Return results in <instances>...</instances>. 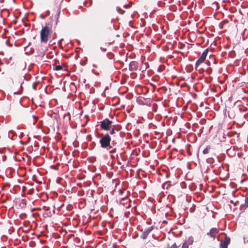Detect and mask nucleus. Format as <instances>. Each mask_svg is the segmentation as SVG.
I'll list each match as a JSON object with an SVG mask.
<instances>
[{
	"label": "nucleus",
	"instance_id": "nucleus-1",
	"mask_svg": "<svg viewBox=\"0 0 248 248\" xmlns=\"http://www.w3.org/2000/svg\"><path fill=\"white\" fill-rule=\"evenodd\" d=\"M53 33L52 26L49 24H46L42 27L40 31V41L42 43L46 44L51 37Z\"/></svg>",
	"mask_w": 248,
	"mask_h": 248
},
{
	"label": "nucleus",
	"instance_id": "nucleus-2",
	"mask_svg": "<svg viewBox=\"0 0 248 248\" xmlns=\"http://www.w3.org/2000/svg\"><path fill=\"white\" fill-rule=\"evenodd\" d=\"M100 139L99 140V143L102 148L109 149L112 148L110 146L111 138L109 134H101L100 135Z\"/></svg>",
	"mask_w": 248,
	"mask_h": 248
},
{
	"label": "nucleus",
	"instance_id": "nucleus-3",
	"mask_svg": "<svg viewBox=\"0 0 248 248\" xmlns=\"http://www.w3.org/2000/svg\"><path fill=\"white\" fill-rule=\"evenodd\" d=\"M100 123L101 129L106 131L109 130L113 125L112 124V122L108 118L105 119L103 121H101Z\"/></svg>",
	"mask_w": 248,
	"mask_h": 248
},
{
	"label": "nucleus",
	"instance_id": "nucleus-4",
	"mask_svg": "<svg viewBox=\"0 0 248 248\" xmlns=\"http://www.w3.org/2000/svg\"><path fill=\"white\" fill-rule=\"evenodd\" d=\"M208 52V48H207L204 50V51L202 54L201 56L200 57V58L198 59L197 61L196 64H195V68L196 69H198V67L205 60L206 57L207 55Z\"/></svg>",
	"mask_w": 248,
	"mask_h": 248
},
{
	"label": "nucleus",
	"instance_id": "nucleus-5",
	"mask_svg": "<svg viewBox=\"0 0 248 248\" xmlns=\"http://www.w3.org/2000/svg\"><path fill=\"white\" fill-rule=\"evenodd\" d=\"M230 238L225 235L224 240H221L219 244L220 248H228V246L230 243Z\"/></svg>",
	"mask_w": 248,
	"mask_h": 248
},
{
	"label": "nucleus",
	"instance_id": "nucleus-6",
	"mask_svg": "<svg viewBox=\"0 0 248 248\" xmlns=\"http://www.w3.org/2000/svg\"><path fill=\"white\" fill-rule=\"evenodd\" d=\"M154 229V227L151 226L148 228L146 229L144 231L142 232V234L140 236V237L143 239H146L149 234L152 231V230Z\"/></svg>",
	"mask_w": 248,
	"mask_h": 248
},
{
	"label": "nucleus",
	"instance_id": "nucleus-7",
	"mask_svg": "<svg viewBox=\"0 0 248 248\" xmlns=\"http://www.w3.org/2000/svg\"><path fill=\"white\" fill-rule=\"evenodd\" d=\"M138 67V63L136 61H132L129 63V68L130 71L136 70Z\"/></svg>",
	"mask_w": 248,
	"mask_h": 248
},
{
	"label": "nucleus",
	"instance_id": "nucleus-8",
	"mask_svg": "<svg viewBox=\"0 0 248 248\" xmlns=\"http://www.w3.org/2000/svg\"><path fill=\"white\" fill-rule=\"evenodd\" d=\"M67 66L65 63H62L61 64L56 65L54 69L56 71H60L62 70H66Z\"/></svg>",
	"mask_w": 248,
	"mask_h": 248
},
{
	"label": "nucleus",
	"instance_id": "nucleus-9",
	"mask_svg": "<svg viewBox=\"0 0 248 248\" xmlns=\"http://www.w3.org/2000/svg\"><path fill=\"white\" fill-rule=\"evenodd\" d=\"M208 62L209 65H211L212 64H213L215 65H216L217 63V61L214 55L211 54L210 55L209 59L208 60Z\"/></svg>",
	"mask_w": 248,
	"mask_h": 248
},
{
	"label": "nucleus",
	"instance_id": "nucleus-10",
	"mask_svg": "<svg viewBox=\"0 0 248 248\" xmlns=\"http://www.w3.org/2000/svg\"><path fill=\"white\" fill-rule=\"evenodd\" d=\"M207 234L209 235L213 239H215L217 234V229L216 228L211 229L210 232L207 233Z\"/></svg>",
	"mask_w": 248,
	"mask_h": 248
},
{
	"label": "nucleus",
	"instance_id": "nucleus-11",
	"mask_svg": "<svg viewBox=\"0 0 248 248\" xmlns=\"http://www.w3.org/2000/svg\"><path fill=\"white\" fill-rule=\"evenodd\" d=\"M248 207V195L245 199V203L244 204H241L240 206V210H244L245 208Z\"/></svg>",
	"mask_w": 248,
	"mask_h": 248
},
{
	"label": "nucleus",
	"instance_id": "nucleus-12",
	"mask_svg": "<svg viewBox=\"0 0 248 248\" xmlns=\"http://www.w3.org/2000/svg\"><path fill=\"white\" fill-rule=\"evenodd\" d=\"M109 130V134L110 135H114L116 133V131L117 132H118L119 129L116 128V126L114 125H113L111 127V128Z\"/></svg>",
	"mask_w": 248,
	"mask_h": 248
},
{
	"label": "nucleus",
	"instance_id": "nucleus-13",
	"mask_svg": "<svg viewBox=\"0 0 248 248\" xmlns=\"http://www.w3.org/2000/svg\"><path fill=\"white\" fill-rule=\"evenodd\" d=\"M186 242L188 245H191L193 243V238L191 236L187 238V239L186 241Z\"/></svg>",
	"mask_w": 248,
	"mask_h": 248
},
{
	"label": "nucleus",
	"instance_id": "nucleus-14",
	"mask_svg": "<svg viewBox=\"0 0 248 248\" xmlns=\"http://www.w3.org/2000/svg\"><path fill=\"white\" fill-rule=\"evenodd\" d=\"M219 133V134L221 133L222 134V138H219V140L220 141L222 142V141H225V139H226V135L224 133H222L221 131H218V134Z\"/></svg>",
	"mask_w": 248,
	"mask_h": 248
},
{
	"label": "nucleus",
	"instance_id": "nucleus-15",
	"mask_svg": "<svg viewBox=\"0 0 248 248\" xmlns=\"http://www.w3.org/2000/svg\"><path fill=\"white\" fill-rule=\"evenodd\" d=\"M129 202V200L122 198L120 203H121V204H122V205L124 206L125 204H127V203Z\"/></svg>",
	"mask_w": 248,
	"mask_h": 248
},
{
	"label": "nucleus",
	"instance_id": "nucleus-16",
	"mask_svg": "<svg viewBox=\"0 0 248 248\" xmlns=\"http://www.w3.org/2000/svg\"><path fill=\"white\" fill-rule=\"evenodd\" d=\"M227 22H228V21H226V20H224V21H222L221 22H220L218 25L219 29L224 28L223 26L225 24H227Z\"/></svg>",
	"mask_w": 248,
	"mask_h": 248
},
{
	"label": "nucleus",
	"instance_id": "nucleus-17",
	"mask_svg": "<svg viewBox=\"0 0 248 248\" xmlns=\"http://www.w3.org/2000/svg\"><path fill=\"white\" fill-rule=\"evenodd\" d=\"M226 108H223V111H222V117L224 119L225 117H226Z\"/></svg>",
	"mask_w": 248,
	"mask_h": 248
},
{
	"label": "nucleus",
	"instance_id": "nucleus-18",
	"mask_svg": "<svg viewBox=\"0 0 248 248\" xmlns=\"http://www.w3.org/2000/svg\"><path fill=\"white\" fill-rule=\"evenodd\" d=\"M210 149V146H207L205 149H204L203 151V153L204 154H206L209 153V150Z\"/></svg>",
	"mask_w": 248,
	"mask_h": 248
},
{
	"label": "nucleus",
	"instance_id": "nucleus-19",
	"mask_svg": "<svg viewBox=\"0 0 248 248\" xmlns=\"http://www.w3.org/2000/svg\"><path fill=\"white\" fill-rule=\"evenodd\" d=\"M189 245L185 242L183 243L181 248H188Z\"/></svg>",
	"mask_w": 248,
	"mask_h": 248
},
{
	"label": "nucleus",
	"instance_id": "nucleus-20",
	"mask_svg": "<svg viewBox=\"0 0 248 248\" xmlns=\"http://www.w3.org/2000/svg\"><path fill=\"white\" fill-rule=\"evenodd\" d=\"M168 248H178V246L176 244V243L173 244L171 246Z\"/></svg>",
	"mask_w": 248,
	"mask_h": 248
},
{
	"label": "nucleus",
	"instance_id": "nucleus-21",
	"mask_svg": "<svg viewBox=\"0 0 248 248\" xmlns=\"http://www.w3.org/2000/svg\"><path fill=\"white\" fill-rule=\"evenodd\" d=\"M213 45H214V46H216V42H215L214 44H211V46H210V48L211 50V49L214 50V49H215L214 48H213V47H212V46H213Z\"/></svg>",
	"mask_w": 248,
	"mask_h": 248
},
{
	"label": "nucleus",
	"instance_id": "nucleus-22",
	"mask_svg": "<svg viewBox=\"0 0 248 248\" xmlns=\"http://www.w3.org/2000/svg\"><path fill=\"white\" fill-rule=\"evenodd\" d=\"M57 64H60V62H59V61H58V60H55V64H54V65H57Z\"/></svg>",
	"mask_w": 248,
	"mask_h": 248
},
{
	"label": "nucleus",
	"instance_id": "nucleus-23",
	"mask_svg": "<svg viewBox=\"0 0 248 248\" xmlns=\"http://www.w3.org/2000/svg\"><path fill=\"white\" fill-rule=\"evenodd\" d=\"M115 150H116V149L115 148V149H113L112 150L110 151L109 152L110 153H114L115 152Z\"/></svg>",
	"mask_w": 248,
	"mask_h": 248
},
{
	"label": "nucleus",
	"instance_id": "nucleus-24",
	"mask_svg": "<svg viewBox=\"0 0 248 248\" xmlns=\"http://www.w3.org/2000/svg\"><path fill=\"white\" fill-rule=\"evenodd\" d=\"M101 49L103 51H106V48H102V47L101 48Z\"/></svg>",
	"mask_w": 248,
	"mask_h": 248
},
{
	"label": "nucleus",
	"instance_id": "nucleus-25",
	"mask_svg": "<svg viewBox=\"0 0 248 248\" xmlns=\"http://www.w3.org/2000/svg\"><path fill=\"white\" fill-rule=\"evenodd\" d=\"M217 48H218V51L219 50L221 49V47L218 46Z\"/></svg>",
	"mask_w": 248,
	"mask_h": 248
},
{
	"label": "nucleus",
	"instance_id": "nucleus-26",
	"mask_svg": "<svg viewBox=\"0 0 248 248\" xmlns=\"http://www.w3.org/2000/svg\"><path fill=\"white\" fill-rule=\"evenodd\" d=\"M216 14H217V13H216V12H215V13H214V17H215V18H216Z\"/></svg>",
	"mask_w": 248,
	"mask_h": 248
},
{
	"label": "nucleus",
	"instance_id": "nucleus-27",
	"mask_svg": "<svg viewBox=\"0 0 248 248\" xmlns=\"http://www.w3.org/2000/svg\"><path fill=\"white\" fill-rule=\"evenodd\" d=\"M217 240H218V241H220V240H219V237L218 236Z\"/></svg>",
	"mask_w": 248,
	"mask_h": 248
},
{
	"label": "nucleus",
	"instance_id": "nucleus-28",
	"mask_svg": "<svg viewBox=\"0 0 248 248\" xmlns=\"http://www.w3.org/2000/svg\"><path fill=\"white\" fill-rule=\"evenodd\" d=\"M129 206H130L129 204H128V206L127 207V208H129Z\"/></svg>",
	"mask_w": 248,
	"mask_h": 248
},
{
	"label": "nucleus",
	"instance_id": "nucleus-29",
	"mask_svg": "<svg viewBox=\"0 0 248 248\" xmlns=\"http://www.w3.org/2000/svg\"><path fill=\"white\" fill-rule=\"evenodd\" d=\"M220 124H218V127H219V126H220Z\"/></svg>",
	"mask_w": 248,
	"mask_h": 248
},
{
	"label": "nucleus",
	"instance_id": "nucleus-30",
	"mask_svg": "<svg viewBox=\"0 0 248 248\" xmlns=\"http://www.w3.org/2000/svg\"><path fill=\"white\" fill-rule=\"evenodd\" d=\"M217 193H218V195L219 194V192H217Z\"/></svg>",
	"mask_w": 248,
	"mask_h": 248
},
{
	"label": "nucleus",
	"instance_id": "nucleus-31",
	"mask_svg": "<svg viewBox=\"0 0 248 248\" xmlns=\"http://www.w3.org/2000/svg\"><path fill=\"white\" fill-rule=\"evenodd\" d=\"M217 38H218V39H219V37L218 36V37H217Z\"/></svg>",
	"mask_w": 248,
	"mask_h": 248
}]
</instances>
